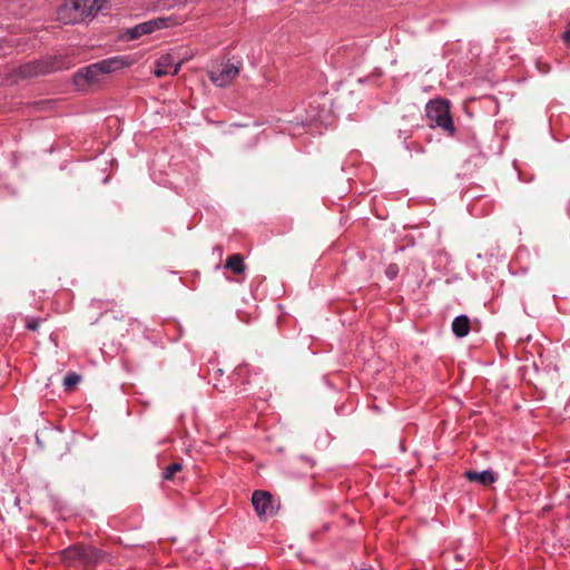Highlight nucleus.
<instances>
[{
	"label": "nucleus",
	"instance_id": "nucleus-1",
	"mask_svg": "<svg viewBox=\"0 0 570 570\" xmlns=\"http://www.w3.org/2000/svg\"><path fill=\"white\" fill-rule=\"evenodd\" d=\"M107 0H66L58 9V20L66 23H79L94 18L106 6Z\"/></svg>",
	"mask_w": 570,
	"mask_h": 570
},
{
	"label": "nucleus",
	"instance_id": "nucleus-2",
	"mask_svg": "<svg viewBox=\"0 0 570 570\" xmlns=\"http://www.w3.org/2000/svg\"><path fill=\"white\" fill-rule=\"evenodd\" d=\"M428 125L431 128H440L449 136H453L455 127L450 114V102L445 99H435L425 107Z\"/></svg>",
	"mask_w": 570,
	"mask_h": 570
},
{
	"label": "nucleus",
	"instance_id": "nucleus-3",
	"mask_svg": "<svg viewBox=\"0 0 570 570\" xmlns=\"http://www.w3.org/2000/svg\"><path fill=\"white\" fill-rule=\"evenodd\" d=\"M100 557L97 549L83 546H72L61 552L62 561L75 567H89L98 562Z\"/></svg>",
	"mask_w": 570,
	"mask_h": 570
},
{
	"label": "nucleus",
	"instance_id": "nucleus-4",
	"mask_svg": "<svg viewBox=\"0 0 570 570\" xmlns=\"http://www.w3.org/2000/svg\"><path fill=\"white\" fill-rule=\"evenodd\" d=\"M240 62L230 60L214 63L208 70L210 81L217 87H226L239 75Z\"/></svg>",
	"mask_w": 570,
	"mask_h": 570
},
{
	"label": "nucleus",
	"instance_id": "nucleus-5",
	"mask_svg": "<svg viewBox=\"0 0 570 570\" xmlns=\"http://www.w3.org/2000/svg\"><path fill=\"white\" fill-rule=\"evenodd\" d=\"M104 76L100 70L99 63H92L88 67L80 69L73 77L76 87L79 90H85L87 87L96 85L100 81Z\"/></svg>",
	"mask_w": 570,
	"mask_h": 570
},
{
	"label": "nucleus",
	"instance_id": "nucleus-6",
	"mask_svg": "<svg viewBox=\"0 0 570 570\" xmlns=\"http://www.w3.org/2000/svg\"><path fill=\"white\" fill-rule=\"evenodd\" d=\"M252 503L256 513L261 518H267L274 514L275 508L273 497L269 492L257 490L253 493Z\"/></svg>",
	"mask_w": 570,
	"mask_h": 570
},
{
	"label": "nucleus",
	"instance_id": "nucleus-7",
	"mask_svg": "<svg viewBox=\"0 0 570 570\" xmlns=\"http://www.w3.org/2000/svg\"><path fill=\"white\" fill-rule=\"evenodd\" d=\"M296 119L297 124H301L303 127H308L314 124H321L322 126L327 127L332 124L333 115L325 104H320L317 115L298 116Z\"/></svg>",
	"mask_w": 570,
	"mask_h": 570
},
{
	"label": "nucleus",
	"instance_id": "nucleus-8",
	"mask_svg": "<svg viewBox=\"0 0 570 570\" xmlns=\"http://www.w3.org/2000/svg\"><path fill=\"white\" fill-rule=\"evenodd\" d=\"M181 61L175 59L171 55H163L155 62V68L153 70L156 77H163L166 75H176L180 69Z\"/></svg>",
	"mask_w": 570,
	"mask_h": 570
},
{
	"label": "nucleus",
	"instance_id": "nucleus-9",
	"mask_svg": "<svg viewBox=\"0 0 570 570\" xmlns=\"http://www.w3.org/2000/svg\"><path fill=\"white\" fill-rule=\"evenodd\" d=\"M136 59L130 56H117L99 61L100 70L104 75L111 73L131 66Z\"/></svg>",
	"mask_w": 570,
	"mask_h": 570
},
{
	"label": "nucleus",
	"instance_id": "nucleus-10",
	"mask_svg": "<svg viewBox=\"0 0 570 570\" xmlns=\"http://www.w3.org/2000/svg\"><path fill=\"white\" fill-rule=\"evenodd\" d=\"M452 332L456 337H465L470 332V318L465 314L456 316L452 322Z\"/></svg>",
	"mask_w": 570,
	"mask_h": 570
},
{
	"label": "nucleus",
	"instance_id": "nucleus-11",
	"mask_svg": "<svg viewBox=\"0 0 570 570\" xmlns=\"http://www.w3.org/2000/svg\"><path fill=\"white\" fill-rule=\"evenodd\" d=\"M464 476L471 482H478L483 485H489L495 481L494 474L491 471H466Z\"/></svg>",
	"mask_w": 570,
	"mask_h": 570
},
{
	"label": "nucleus",
	"instance_id": "nucleus-12",
	"mask_svg": "<svg viewBox=\"0 0 570 570\" xmlns=\"http://www.w3.org/2000/svg\"><path fill=\"white\" fill-rule=\"evenodd\" d=\"M171 26L170 17H159L145 21V35L151 33L156 30L166 29Z\"/></svg>",
	"mask_w": 570,
	"mask_h": 570
},
{
	"label": "nucleus",
	"instance_id": "nucleus-13",
	"mask_svg": "<svg viewBox=\"0 0 570 570\" xmlns=\"http://www.w3.org/2000/svg\"><path fill=\"white\" fill-rule=\"evenodd\" d=\"M225 268L232 269L235 274L244 272L243 258L240 255H232L226 259Z\"/></svg>",
	"mask_w": 570,
	"mask_h": 570
},
{
	"label": "nucleus",
	"instance_id": "nucleus-14",
	"mask_svg": "<svg viewBox=\"0 0 570 570\" xmlns=\"http://www.w3.org/2000/svg\"><path fill=\"white\" fill-rule=\"evenodd\" d=\"M173 0H145V10L158 11L169 9Z\"/></svg>",
	"mask_w": 570,
	"mask_h": 570
},
{
	"label": "nucleus",
	"instance_id": "nucleus-15",
	"mask_svg": "<svg viewBox=\"0 0 570 570\" xmlns=\"http://www.w3.org/2000/svg\"><path fill=\"white\" fill-rule=\"evenodd\" d=\"M142 35V24H137L134 28L126 29L121 35L122 40H134Z\"/></svg>",
	"mask_w": 570,
	"mask_h": 570
},
{
	"label": "nucleus",
	"instance_id": "nucleus-16",
	"mask_svg": "<svg viewBox=\"0 0 570 570\" xmlns=\"http://www.w3.org/2000/svg\"><path fill=\"white\" fill-rule=\"evenodd\" d=\"M181 469H183L181 463L174 462V463H171V464H169L168 466L165 468V470L163 472V478L165 480H173L174 476L176 475V473L181 471Z\"/></svg>",
	"mask_w": 570,
	"mask_h": 570
},
{
	"label": "nucleus",
	"instance_id": "nucleus-17",
	"mask_svg": "<svg viewBox=\"0 0 570 570\" xmlns=\"http://www.w3.org/2000/svg\"><path fill=\"white\" fill-rule=\"evenodd\" d=\"M80 382V375L77 373H68L63 380V386L67 391H71Z\"/></svg>",
	"mask_w": 570,
	"mask_h": 570
},
{
	"label": "nucleus",
	"instance_id": "nucleus-18",
	"mask_svg": "<svg viewBox=\"0 0 570 570\" xmlns=\"http://www.w3.org/2000/svg\"><path fill=\"white\" fill-rule=\"evenodd\" d=\"M399 274V266L396 264H390L385 269V275L389 279L396 278Z\"/></svg>",
	"mask_w": 570,
	"mask_h": 570
},
{
	"label": "nucleus",
	"instance_id": "nucleus-19",
	"mask_svg": "<svg viewBox=\"0 0 570 570\" xmlns=\"http://www.w3.org/2000/svg\"><path fill=\"white\" fill-rule=\"evenodd\" d=\"M40 322L41 321L39 318L27 320V327L31 331H37L40 325Z\"/></svg>",
	"mask_w": 570,
	"mask_h": 570
},
{
	"label": "nucleus",
	"instance_id": "nucleus-20",
	"mask_svg": "<svg viewBox=\"0 0 570 570\" xmlns=\"http://www.w3.org/2000/svg\"><path fill=\"white\" fill-rule=\"evenodd\" d=\"M317 109H320V102L314 101L309 105V108L307 110H305L304 116L317 115Z\"/></svg>",
	"mask_w": 570,
	"mask_h": 570
},
{
	"label": "nucleus",
	"instance_id": "nucleus-21",
	"mask_svg": "<svg viewBox=\"0 0 570 570\" xmlns=\"http://www.w3.org/2000/svg\"><path fill=\"white\" fill-rule=\"evenodd\" d=\"M563 40L570 46V28L563 33Z\"/></svg>",
	"mask_w": 570,
	"mask_h": 570
},
{
	"label": "nucleus",
	"instance_id": "nucleus-22",
	"mask_svg": "<svg viewBox=\"0 0 570 570\" xmlns=\"http://www.w3.org/2000/svg\"><path fill=\"white\" fill-rule=\"evenodd\" d=\"M62 68H68V66H65L62 63H59V65L56 66V69H62Z\"/></svg>",
	"mask_w": 570,
	"mask_h": 570
}]
</instances>
